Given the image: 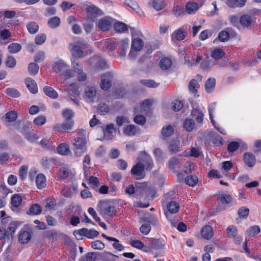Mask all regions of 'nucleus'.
I'll list each match as a JSON object with an SVG mask.
<instances>
[{
  "instance_id": "nucleus-1",
  "label": "nucleus",
  "mask_w": 261,
  "mask_h": 261,
  "mask_svg": "<svg viewBox=\"0 0 261 261\" xmlns=\"http://www.w3.org/2000/svg\"><path fill=\"white\" fill-rule=\"evenodd\" d=\"M141 162L135 165L131 169V173L136 179H141L145 176V165L146 169H150L152 166V161L149 154L145 152H142L140 155Z\"/></svg>"
},
{
  "instance_id": "nucleus-2",
  "label": "nucleus",
  "mask_w": 261,
  "mask_h": 261,
  "mask_svg": "<svg viewBox=\"0 0 261 261\" xmlns=\"http://www.w3.org/2000/svg\"><path fill=\"white\" fill-rule=\"evenodd\" d=\"M86 130L81 129L78 133V136L71 143L74 157L80 158L86 152Z\"/></svg>"
},
{
  "instance_id": "nucleus-3",
  "label": "nucleus",
  "mask_w": 261,
  "mask_h": 261,
  "mask_svg": "<svg viewBox=\"0 0 261 261\" xmlns=\"http://www.w3.org/2000/svg\"><path fill=\"white\" fill-rule=\"evenodd\" d=\"M84 6L86 12V20L88 22H93L103 15L102 11L94 5L87 4Z\"/></svg>"
},
{
  "instance_id": "nucleus-4",
  "label": "nucleus",
  "mask_w": 261,
  "mask_h": 261,
  "mask_svg": "<svg viewBox=\"0 0 261 261\" xmlns=\"http://www.w3.org/2000/svg\"><path fill=\"white\" fill-rule=\"evenodd\" d=\"M97 210L103 217L114 216L116 213L115 207L104 200H100L97 204Z\"/></svg>"
},
{
  "instance_id": "nucleus-5",
  "label": "nucleus",
  "mask_w": 261,
  "mask_h": 261,
  "mask_svg": "<svg viewBox=\"0 0 261 261\" xmlns=\"http://www.w3.org/2000/svg\"><path fill=\"white\" fill-rule=\"evenodd\" d=\"M72 46L71 51L73 57L80 58L83 57V50L87 47V44L84 40L80 39L74 41Z\"/></svg>"
},
{
  "instance_id": "nucleus-6",
  "label": "nucleus",
  "mask_w": 261,
  "mask_h": 261,
  "mask_svg": "<svg viewBox=\"0 0 261 261\" xmlns=\"http://www.w3.org/2000/svg\"><path fill=\"white\" fill-rule=\"evenodd\" d=\"M89 62L96 70H100L108 68L106 61L100 56H93L90 58Z\"/></svg>"
},
{
  "instance_id": "nucleus-7",
  "label": "nucleus",
  "mask_w": 261,
  "mask_h": 261,
  "mask_svg": "<svg viewBox=\"0 0 261 261\" xmlns=\"http://www.w3.org/2000/svg\"><path fill=\"white\" fill-rule=\"evenodd\" d=\"M74 235L78 234L80 236H84L88 239H93L99 234V232L94 229H88L86 228H81L78 230H75Z\"/></svg>"
},
{
  "instance_id": "nucleus-8",
  "label": "nucleus",
  "mask_w": 261,
  "mask_h": 261,
  "mask_svg": "<svg viewBox=\"0 0 261 261\" xmlns=\"http://www.w3.org/2000/svg\"><path fill=\"white\" fill-rule=\"evenodd\" d=\"M66 92L71 100H72L76 105H79V101L76 97L79 95V91L77 88L73 84H71L67 89Z\"/></svg>"
},
{
  "instance_id": "nucleus-9",
  "label": "nucleus",
  "mask_w": 261,
  "mask_h": 261,
  "mask_svg": "<svg viewBox=\"0 0 261 261\" xmlns=\"http://www.w3.org/2000/svg\"><path fill=\"white\" fill-rule=\"evenodd\" d=\"M96 95V89L94 87H87L84 91V98L88 102L94 101V98Z\"/></svg>"
},
{
  "instance_id": "nucleus-10",
  "label": "nucleus",
  "mask_w": 261,
  "mask_h": 261,
  "mask_svg": "<svg viewBox=\"0 0 261 261\" xmlns=\"http://www.w3.org/2000/svg\"><path fill=\"white\" fill-rule=\"evenodd\" d=\"M140 129L134 124H128L123 128V133L127 136H135L140 134Z\"/></svg>"
},
{
  "instance_id": "nucleus-11",
  "label": "nucleus",
  "mask_w": 261,
  "mask_h": 261,
  "mask_svg": "<svg viewBox=\"0 0 261 261\" xmlns=\"http://www.w3.org/2000/svg\"><path fill=\"white\" fill-rule=\"evenodd\" d=\"M112 78V74L110 72H106L103 74L101 77L100 88L107 90L111 86V79Z\"/></svg>"
},
{
  "instance_id": "nucleus-12",
  "label": "nucleus",
  "mask_w": 261,
  "mask_h": 261,
  "mask_svg": "<svg viewBox=\"0 0 261 261\" xmlns=\"http://www.w3.org/2000/svg\"><path fill=\"white\" fill-rule=\"evenodd\" d=\"M112 27L111 18L109 17H105L100 19L97 23V27L103 32L108 31Z\"/></svg>"
},
{
  "instance_id": "nucleus-13",
  "label": "nucleus",
  "mask_w": 261,
  "mask_h": 261,
  "mask_svg": "<svg viewBox=\"0 0 261 261\" xmlns=\"http://www.w3.org/2000/svg\"><path fill=\"white\" fill-rule=\"evenodd\" d=\"M179 209L178 204L174 201L169 202L166 205V210H165V214L167 218H168L169 214H176Z\"/></svg>"
},
{
  "instance_id": "nucleus-14",
  "label": "nucleus",
  "mask_w": 261,
  "mask_h": 261,
  "mask_svg": "<svg viewBox=\"0 0 261 261\" xmlns=\"http://www.w3.org/2000/svg\"><path fill=\"white\" fill-rule=\"evenodd\" d=\"M104 134V138L107 140H111L113 139L114 136L113 133L116 132V129L114 127V125L113 123H110L106 126L103 129Z\"/></svg>"
},
{
  "instance_id": "nucleus-15",
  "label": "nucleus",
  "mask_w": 261,
  "mask_h": 261,
  "mask_svg": "<svg viewBox=\"0 0 261 261\" xmlns=\"http://www.w3.org/2000/svg\"><path fill=\"white\" fill-rule=\"evenodd\" d=\"M243 161L247 166L253 167L256 162L255 157L254 154L250 152H246L243 155Z\"/></svg>"
},
{
  "instance_id": "nucleus-16",
  "label": "nucleus",
  "mask_w": 261,
  "mask_h": 261,
  "mask_svg": "<svg viewBox=\"0 0 261 261\" xmlns=\"http://www.w3.org/2000/svg\"><path fill=\"white\" fill-rule=\"evenodd\" d=\"M191 115L193 118L195 119L197 123H201L202 122L204 115L202 111L199 110L197 106L193 107Z\"/></svg>"
},
{
  "instance_id": "nucleus-17",
  "label": "nucleus",
  "mask_w": 261,
  "mask_h": 261,
  "mask_svg": "<svg viewBox=\"0 0 261 261\" xmlns=\"http://www.w3.org/2000/svg\"><path fill=\"white\" fill-rule=\"evenodd\" d=\"M73 66L74 68V72H76L77 79L79 81H84L86 79V74L83 72L82 69L80 68L77 63H75L74 59L73 60Z\"/></svg>"
},
{
  "instance_id": "nucleus-18",
  "label": "nucleus",
  "mask_w": 261,
  "mask_h": 261,
  "mask_svg": "<svg viewBox=\"0 0 261 261\" xmlns=\"http://www.w3.org/2000/svg\"><path fill=\"white\" fill-rule=\"evenodd\" d=\"M25 85L29 90L33 94H36L38 92V88L35 81L30 77H28L25 80Z\"/></svg>"
},
{
  "instance_id": "nucleus-19",
  "label": "nucleus",
  "mask_w": 261,
  "mask_h": 261,
  "mask_svg": "<svg viewBox=\"0 0 261 261\" xmlns=\"http://www.w3.org/2000/svg\"><path fill=\"white\" fill-rule=\"evenodd\" d=\"M201 233L204 239L209 240L213 236V229L210 225H205L203 227L201 230Z\"/></svg>"
},
{
  "instance_id": "nucleus-20",
  "label": "nucleus",
  "mask_w": 261,
  "mask_h": 261,
  "mask_svg": "<svg viewBox=\"0 0 261 261\" xmlns=\"http://www.w3.org/2000/svg\"><path fill=\"white\" fill-rule=\"evenodd\" d=\"M58 152L63 155L67 156L71 152L69 146L65 143L59 144L57 147Z\"/></svg>"
},
{
  "instance_id": "nucleus-21",
  "label": "nucleus",
  "mask_w": 261,
  "mask_h": 261,
  "mask_svg": "<svg viewBox=\"0 0 261 261\" xmlns=\"http://www.w3.org/2000/svg\"><path fill=\"white\" fill-rule=\"evenodd\" d=\"M208 136L212 138L213 143L217 146L221 145L223 144V141L222 137L216 132L210 131L208 133Z\"/></svg>"
},
{
  "instance_id": "nucleus-22",
  "label": "nucleus",
  "mask_w": 261,
  "mask_h": 261,
  "mask_svg": "<svg viewBox=\"0 0 261 261\" xmlns=\"http://www.w3.org/2000/svg\"><path fill=\"white\" fill-rule=\"evenodd\" d=\"M144 42L142 39L136 37L133 39L131 48L136 50H141L143 46Z\"/></svg>"
},
{
  "instance_id": "nucleus-23",
  "label": "nucleus",
  "mask_w": 261,
  "mask_h": 261,
  "mask_svg": "<svg viewBox=\"0 0 261 261\" xmlns=\"http://www.w3.org/2000/svg\"><path fill=\"white\" fill-rule=\"evenodd\" d=\"M149 241L151 248L154 249H162L165 246V241L163 240L151 239Z\"/></svg>"
},
{
  "instance_id": "nucleus-24",
  "label": "nucleus",
  "mask_w": 261,
  "mask_h": 261,
  "mask_svg": "<svg viewBox=\"0 0 261 261\" xmlns=\"http://www.w3.org/2000/svg\"><path fill=\"white\" fill-rule=\"evenodd\" d=\"M187 32L181 29H179L174 31L172 35V38L173 40L181 41L185 39Z\"/></svg>"
},
{
  "instance_id": "nucleus-25",
  "label": "nucleus",
  "mask_w": 261,
  "mask_h": 261,
  "mask_svg": "<svg viewBox=\"0 0 261 261\" xmlns=\"http://www.w3.org/2000/svg\"><path fill=\"white\" fill-rule=\"evenodd\" d=\"M31 233L26 230H21L19 236V241L23 244L27 243L31 239Z\"/></svg>"
},
{
  "instance_id": "nucleus-26",
  "label": "nucleus",
  "mask_w": 261,
  "mask_h": 261,
  "mask_svg": "<svg viewBox=\"0 0 261 261\" xmlns=\"http://www.w3.org/2000/svg\"><path fill=\"white\" fill-rule=\"evenodd\" d=\"M199 8L198 4L195 2H189L186 5V11L188 14H193Z\"/></svg>"
},
{
  "instance_id": "nucleus-27",
  "label": "nucleus",
  "mask_w": 261,
  "mask_h": 261,
  "mask_svg": "<svg viewBox=\"0 0 261 261\" xmlns=\"http://www.w3.org/2000/svg\"><path fill=\"white\" fill-rule=\"evenodd\" d=\"M18 223L16 221H12L10 223L9 226L5 231V234L7 237H12L14 234L16 229L18 227Z\"/></svg>"
},
{
  "instance_id": "nucleus-28",
  "label": "nucleus",
  "mask_w": 261,
  "mask_h": 261,
  "mask_svg": "<svg viewBox=\"0 0 261 261\" xmlns=\"http://www.w3.org/2000/svg\"><path fill=\"white\" fill-rule=\"evenodd\" d=\"M172 61L171 59L165 57L162 59L160 62V66L163 70H167L171 67Z\"/></svg>"
},
{
  "instance_id": "nucleus-29",
  "label": "nucleus",
  "mask_w": 261,
  "mask_h": 261,
  "mask_svg": "<svg viewBox=\"0 0 261 261\" xmlns=\"http://www.w3.org/2000/svg\"><path fill=\"white\" fill-rule=\"evenodd\" d=\"M216 80L214 77H210L205 83V89L207 93L212 92L215 86Z\"/></svg>"
},
{
  "instance_id": "nucleus-30",
  "label": "nucleus",
  "mask_w": 261,
  "mask_h": 261,
  "mask_svg": "<svg viewBox=\"0 0 261 261\" xmlns=\"http://www.w3.org/2000/svg\"><path fill=\"white\" fill-rule=\"evenodd\" d=\"M174 132V128L171 125H164L162 129V135L164 137L171 136Z\"/></svg>"
},
{
  "instance_id": "nucleus-31",
  "label": "nucleus",
  "mask_w": 261,
  "mask_h": 261,
  "mask_svg": "<svg viewBox=\"0 0 261 261\" xmlns=\"http://www.w3.org/2000/svg\"><path fill=\"white\" fill-rule=\"evenodd\" d=\"M246 0H228L227 5L230 8L242 7L245 5Z\"/></svg>"
},
{
  "instance_id": "nucleus-32",
  "label": "nucleus",
  "mask_w": 261,
  "mask_h": 261,
  "mask_svg": "<svg viewBox=\"0 0 261 261\" xmlns=\"http://www.w3.org/2000/svg\"><path fill=\"white\" fill-rule=\"evenodd\" d=\"M218 200H219L222 204H229L232 202V197L229 194L222 193L219 195Z\"/></svg>"
},
{
  "instance_id": "nucleus-33",
  "label": "nucleus",
  "mask_w": 261,
  "mask_h": 261,
  "mask_svg": "<svg viewBox=\"0 0 261 261\" xmlns=\"http://www.w3.org/2000/svg\"><path fill=\"white\" fill-rule=\"evenodd\" d=\"M148 5L153 7L156 11L161 10L164 8L162 0H150Z\"/></svg>"
},
{
  "instance_id": "nucleus-34",
  "label": "nucleus",
  "mask_w": 261,
  "mask_h": 261,
  "mask_svg": "<svg viewBox=\"0 0 261 261\" xmlns=\"http://www.w3.org/2000/svg\"><path fill=\"white\" fill-rule=\"evenodd\" d=\"M44 93L52 98H57L58 96L57 92L51 87L45 86L43 88Z\"/></svg>"
},
{
  "instance_id": "nucleus-35",
  "label": "nucleus",
  "mask_w": 261,
  "mask_h": 261,
  "mask_svg": "<svg viewBox=\"0 0 261 261\" xmlns=\"http://www.w3.org/2000/svg\"><path fill=\"white\" fill-rule=\"evenodd\" d=\"M90 163V157L89 155H86L83 160V169L84 170V173L85 178L88 179V172L89 169V165Z\"/></svg>"
},
{
  "instance_id": "nucleus-36",
  "label": "nucleus",
  "mask_w": 261,
  "mask_h": 261,
  "mask_svg": "<svg viewBox=\"0 0 261 261\" xmlns=\"http://www.w3.org/2000/svg\"><path fill=\"white\" fill-rule=\"evenodd\" d=\"M42 207L38 204H33L30 208L29 212L27 213L28 215H38L41 214Z\"/></svg>"
},
{
  "instance_id": "nucleus-37",
  "label": "nucleus",
  "mask_w": 261,
  "mask_h": 261,
  "mask_svg": "<svg viewBox=\"0 0 261 261\" xmlns=\"http://www.w3.org/2000/svg\"><path fill=\"white\" fill-rule=\"evenodd\" d=\"M45 177L42 174H38L36 178V186L38 188L42 189L44 188L45 185Z\"/></svg>"
},
{
  "instance_id": "nucleus-38",
  "label": "nucleus",
  "mask_w": 261,
  "mask_h": 261,
  "mask_svg": "<svg viewBox=\"0 0 261 261\" xmlns=\"http://www.w3.org/2000/svg\"><path fill=\"white\" fill-rule=\"evenodd\" d=\"M183 126L187 131L191 132L195 127V122L192 119L187 118L184 121Z\"/></svg>"
},
{
  "instance_id": "nucleus-39",
  "label": "nucleus",
  "mask_w": 261,
  "mask_h": 261,
  "mask_svg": "<svg viewBox=\"0 0 261 261\" xmlns=\"http://www.w3.org/2000/svg\"><path fill=\"white\" fill-rule=\"evenodd\" d=\"M105 46L107 50L113 51L117 47L116 42L112 39H109L105 41Z\"/></svg>"
},
{
  "instance_id": "nucleus-40",
  "label": "nucleus",
  "mask_w": 261,
  "mask_h": 261,
  "mask_svg": "<svg viewBox=\"0 0 261 261\" xmlns=\"http://www.w3.org/2000/svg\"><path fill=\"white\" fill-rule=\"evenodd\" d=\"M66 64L62 60H59L54 62L53 64V68L56 73H58L65 68Z\"/></svg>"
},
{
  "instance_id": "nucleus-41",
  "label": "nucleus",
  "mask_w": 261,
  "mask_h": 261,
  "mask_svg": "<svg viewBox=\"0 0 261 261\" xmlns=\"http://www.w3.org/2000/svg\"><path fill=\"white\" fill-rule=\"evenodd\" d=\"M260 228L258 226H253L248 228L246 231V234L249 237H254L260 232Z\"/></svg>"
},
{
  "instance_id": "nucleus-42",
  "label": "nucleus",
  "mask_w": 261,
  "mask_h": 261,
  "mask_svg": "<svg viewBox=\"0 0 261 261\" xmlns=\"http://www.w3.org/2000/svg\"><path fill=\"white\" fill-rule=\"evenodd\" d=\"M228 238H233L238 234V229L234 225H230L227 227L226 230Z\"/></svg>"
},
{
  "instance_id": "nucleus-43",
  "label": "nucleus",
  "mask_w": 261,
  "mask_h": 261,
  "mask_svg": "<svg viewBox=\"0 0 261 261\" xmlns=\"http://www.w3.org/2000/svg\"><path fill=\"white\" fill-rule=\"evenodd\" d=\"M29 32L32 34L36 33L39 30V25L36 22H31L27 25Z\"/></svg>"
},
{
  "instance_id": "nucleus-44",
  "label": "nucleus",
  "mask_w": 261,
  "mask_h": 261,
  "mask_svg": "<svg viewBox=\"0 0 261 261\" xmlns=\"http://www.w3.org/2000/svg\"><path fill=\"white\" fill-rule=\"evenodd\" d=\"M240 23L244 27H249L251 23V17L248 15H242L239 20Z\"/></svg>"
},
{
  "instance_id": "nucleus-45",
  "label": "nucleus",
  "mask_w": 261,
  "mask_h": 261,
  "mask_svg": "<svg viewBox=\"0 0 261 261\" xmlns=\"http://www.w3.org/2000/svg\"><path fill=\"white\" fill-rule=\"evenodd\" d=\"M102 257L104 261H116L118 256L110 252H104L102 254Z\"/></svg>"
},
{
  "instance_id": "nucleus-46",
  "label": "nucleus",
  "mask_w": 261,
  "mask_h": 261,
  "mask_svg": "<svg viewBox=\"0 0 261 261\" xmlns=\"http://www.w3.org/2000/svg\"><path fill=\"white\" fill-rule=\"evenodd\" d=\"M47 24L51 28H56L60 25V19L58 16L51 17L48 20Z\"/></svg>"
},
{
  "instance_id": "nucleus-47",
  "label": "nucleus",
  "mask_w": 261,
  "mask_h": 261,
  "mask_svg": "<svg viewBox=\"0 0 261 261\" xmlns=\"http://www.w3.org/2000/svg\"><path fill=\"white\" fill-rule=\"evenodd\" d=\"M114 28L118 32H124L128 29L127 25L121 22H116L114 25Z\"/></svg>"
},
{
  "instance_id": "nucleus-48",
  "label": "nucleus",
  "mask_w": 261,
  "mask_h": 261,
  "mask_svg": "<svg viewBox=\"0 0 261 261\" xmlns=\"http://www.w3.org/2000/svg\"><path fill=\"white\" fill-rule=\"evenodd\" d=\"M198 178L195 175H189L185 178L186 183L190 186H195L198 182Z\"/></svg>"
},
{
  "instance_id": "nucleus-49",
  "label": "nucleus",
  "mask_w": 261,
  "mask_h": 261,
  "mask_svg": "<svg viewBox=\"0 0 261 261\" xmlns=\"http://www.w3.org/2000/svg\"><path fill=\"white\" fill-rule=\"evenodd\" d=\"M9 51L11 54H15L19 51L21 49V45L17 43H11L8 47Z\"/></svg>"
},
{
  "instance_id": "nucleus-50",
  "label": "nucleus",
  "mask_w": 261,
  "mask_h": 261,
  "mask_svg": "<svg viewBox=\"0 0 261 261\" xmlns=\"http://www.w3.org/2000/svg\"><path fill=\"white\" fill-rule=\"evenodd\" d=\"M128 42L127 40H123L120 41V56L125 57L126 55V50L128 47Z\"/></svg>"
},
{
  "instance_id": "nucleus-51",
  "label": "nucleus",
  "mask_w": 261,
  "mask_h": 261,
  "mask_svg": "<svg viewBox=\"0 0 261 261\" xmlns=\"http://www.w3.org/2000/svg\"><path fill=\"white\" fill-rule=\"evenodd\" d=\"M199 88V85L197 81L194 79L192 80L189 85V90L192 93L195 94L197 92V89Z\"/></svg>"
},
{
  "instance_id": "nucleus-52",
  "label": "nucleus",
  "mask_w": 261,
  "mask_h": 261,
  "mask_svg": "<svg viewBox=\"0 0 261 261\" xmlns=\"http://www.w3.org/2000/svg\"><path fill=\"white\" fill-rule=\"evenodd\" d=\"M224 52L221 48H216L212 52L211 56L213 59L218 60L224 56Z\"/></svg>"
},
{
  "instance_id": "nucleus-53",
  "label": "nucleus",
  "mask_w": 261,
  "mask_h": 261,
  "mask_svg": "<svg viewBox=\"0 0 261 261\" xmlns=\"http://www.w3.org/2000/svg\"><path fill=\"white\" fill-rule=\"evenodd\" d=\"M109 110V107L105 103L100 102L97 107V112L101 115H105L107 114Z\"/></svg>"
},
{
  "instance_id": "nucleus-54",
  "label": "nucleus",
  "mask_w": 261,
  "mask_h": 261,
  "mask_svg": "<svg viewBox=\"0 0 261 261\" xmlns=\"http://www.w3.org/2000/svg\"><path fill=\"white\" fill-rule=\"evenodd\" d=\"M183 107V103L181 100L175 99L171 103L172 109L176 112L179 111Z\"/></svg>"
},
{
  "instance_id": "nucleus-55",
  "label": "nucleus",
  "mask_w": 261,
  "mask_h": 261,
  "mask_svg": "<svg viewBox=\"0 0 261 261\" xmlns=\"http://www.w3.org/2000/svg\"><path fill=\"white\" fill-rule=\"evenodd\" d=\"M22 202V198L18 194H15L11 198V204L14 207H18Z\"/></svg>"
},
{
  "instance_id": "nucleus-56",
  "label": "nucleus",
  "mask_w": 261,
  "mask_h": 261,
  "mask_svg": "<svg viewBox=\"0 0 261 261\" xmlns=\"http://www.w3.org/2000/svg\"><path fill=\"white\" fill-rule=\"evenodd\" d=\"M39 66L35 63L31 62L29 64V72L32 75H36L39 71Z\"/></svg>"
},
{
  "instance_id": "nucleus-57",
  "label": "nucleus",
  "mask_w": 261,
  "mask_h": 261,
  "mask_svg": "<svg viewBox=\"0 0 261 261\" xmlns=\"http://www.w3.org/2000/svg\"><path fill=\"white\" fill-rule=\"evenodd\" d=\"M172 13L176 17H179L185 14V11L183 7L177 6L172 9Z\"/></svg>"
},
{
  "instance_id": "nucleus-58",
  "label": "nucleus",
  "mask_w": 261,
  "mask_h": 261,
  "mask_svg": "<svg viewBox=\"0 0 261 261\" xmlns=\"http://www.w3.org/2000/svg\"><path fill=\"white\" fill-rule=\"evenodd\" d=\"M140 83L150 88H156L159 85V83H156L153 80H142L140 81Z\"/></svg>"
},
{
  "instance_id": "nucleus-59",
  "label": "nucleus",
  "mask_w": 261,
  "mask_h": 261,
  "mask_svg": "<svg viewBox=\"0 0 261 261\" xmlns=\"http://www.w3.org/2000/svg\"><path fill=\"white\" fill-rule=\"evenodd\" d=\"M5 92L8 96L12 97H18L20 96L19 92L13 88H8Z\"/></svg>"
},
{
  "instance_id": "nucleus-60",
  "label": "nucleus",
  "mask_w": 261,
  "mask_h": 261,
  "mask_svg": "<svg viewBox=\"0 0 261 261\" xmlns=\"http://www.w3.org/2000/svg\"><path fill=\"white\" fill-rule=\"evenodd\" d=\"M24 137L29 141L34 142L38 140L39 137L36 134L33 132H27L24 133Z\"/></svg>"
},
{
  "instance_id": "nucleus-61",
  "label": "nucleus",
  "mask_w": 261,
  "mask_h": 261,
  "mask_svg": "<svg viewBox=\"0 0 261 261\" xmlns=\"http://www.w3.org/2000/svg\"><path fill=\"white\" fill-rule=\"evenodd\" d=\"M17 117V113L13 111L8 112L5 115L6 119L8 122H13L16 119Z\"/></svg>"
},
{
  "instance_id": "nucleus-62",
  "label": "nucleus",
  "mask_w": 261,
  "mask_h": 261,
  "mask_svg": "<svg viewBox=\"0 0 261 261\" xmlns=\"http://www.w3.org/2000/svg\"><path fill=\"white\" fill-rule=\"evenodd\" d=\"M46 39V36L45 34L41 33L38 34L35 39V41L37 45H42L43 44Z\"/></svg>"
},
{
  "instance_id": "nucleus-63",
  "label": "nucleus",
  "mask_w": 261,
  "mask_h": 261,
  "mask_svg": "<svg viewBox=\"0 0 261 261\" xmlns=\"http://www.w3.org/2000/svg\"><path fill=\"white\" fill-rule=\"evenodd\" d=\"M101 254L99 252H90L86 255V261H95L98 255Z\"/></svg>"
},
{
  "instance_id": "nucleus-64",
  "label": "nucleus",
  "mask_w": 261,
  "mask_h": 261,
  "mask_svg": "<svg viewBox=\"0 0 261 261\" xmlns=\"http://www.w3.org/2000/svg\"><path fill=\"white\" fill-rule=\"evenodd\" d=\"M254 146L256 148L255 153L258 156L259 162L261 163V140H256L254 142Z\"/></svg>"
}]
</instances>
